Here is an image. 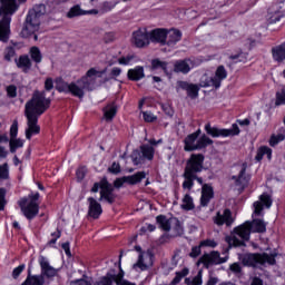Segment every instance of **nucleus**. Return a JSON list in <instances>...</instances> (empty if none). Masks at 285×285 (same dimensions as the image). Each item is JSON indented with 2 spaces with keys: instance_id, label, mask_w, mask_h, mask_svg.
<instances>
[{
  "instance_id": "obj_1",
  "label": "nucleus",
  "mask_w": 285,
  "mask_h": 285,
  "mask_svg": "<svg viewBox=\"0 0 285 285\" xmlns=\"http://www.w3.org/2000/svg\"><path fill=\"white\" fill-rule=\"evenodd\" d=\"M273 206V199L268 194H263L259 199L253 204V222H245L243 225L234 228L230 236L226 237V242L229 248L239 246H246V242L250 239V233H266V223L262 218L264 217V208H271Z\"/></svg>"
},
{
  "instance_id": "obj_2",
  "label": "nucleus",
  "mask_w": 285,
  "mask_h": 285,
  "mask_svg": "<svg viewBox=\"0 0 285 285\" xmlns=\"http://www.w3.org/2000/svg\"><path fill=\"white\" fill-rule=\"evenodd\" d=\"M48 108H50V99L46 98V91H36L31 100L26 104V139H32L33 135L41 132L39 117L42 116Z\"/></svg>"
},
{
  "instance_id": "obj_3",
  "label": "nucleus",
  "mask_w": 285,
  "mask_h": 285,
  "mask_svg": "<svg viewBox=\"0 0 285 285\" xmlns=\"http://www.w3.org/2000/svg\"><path fill=\"white\" fill-rule=\"evenodd\" d=\"M104 75H106V69L99 70L98 68H90L81 79L71 83L62 82L58 85V90L59 92L78 97V99H83L86 90H95V88H97V79H101Z\"/></svg>"
},
{
  "instance_id": "obj_4",
  "label": "nucleus",
  "mask_w": 285,
  "mask_h": 285,
  "mask_svg": "<svg viewBox=\"0 0 285 285\" xmlns=\"http://www.w3.org/2000/svg\"><path fill=\"white\" fill-rule=\"evenodd\" d=\"M17 1L26 0H0V41L4 43L10 39V23L12 21V14L19 10V3Z\"/></svg>"
},
{
  "instance_id": "obj_5",
  "label": "nucleus",
  "mask_w": 285,
  "mask_h": 285,
  "mask_svg": "<svg viewBox=\"0 0 285 285\" xmlns=\"http://www.w3.org/2000/svg\"><path fill=\"white\" fill-rule=\"evenodd\" d=\"M275 257H277V253L245 254L239 256V259L244 266H253V268H259V266L275 265Z\"/></svg>"
},
{
  "instance_id": "obj_6",
  "label": "nucleus",
  "mask_w": 285,
  "mask_h": 285,
  "mask_svg": "<svg viewBox=\"0 0 285 285\" xmlns=\"http://www.w3.org/2000/svg\"><path fill=\"white\" fill-rule=\"evenodd\" d=\"M202 135V129H197L195 132L188 135L185 140V147L184 150L186 153H193V150H204V148H208V146H213V139H210L208 136Z\"/></svg>"
},
{
  "instance_id": "obj_7",
  "label": "nucleus",
  "mask_w": 285,
  "mask_h": 285,
  "mask_svg": "<svg viewBox=\"0 0 285 285\" xmlns=\"http://www.w3.org/2000/svg\"><path fill=\"white\" fill-rule=\"evenodd\" d=\"M39 193H36L29 195L28 197L21 198L18 202L22 214L29 220L35 219L36 216L39 215Z\"/></svg>"
},
{
  "instance_id": "obj_8",
  "label": "nucleus",
  "mask_w": 285,
  "mask_h": 285,
  "mask_svg": "<svg viewBox=\"0 0 285 285\" xmlns=\"http://www.w3.org/2000/svg\"><path fill=\"white\" fill-rule=\"evenodd\" d=\"M39 12L29 11L26 23L23 24V28L21 30V37L27 39L28 37H32L33 35L35 41L39 40V36H37V32H39L41 26V20L39 19Z\"/></svg>"
},
{
  "instance_id": "obj_9",
  "label": "nucleus",
  "mask_w": 285,
  "mask_h": 285,
  "mask_svg": "<svg viewBox=\"0 0 285 285\" xmlns=\"http://www.w3.org/2000/svg\"><path fill=\"white\" fill-rule=\"evenodd\" d=\"M228 77V71L224 66H219L213 77L203 76L200 79V88H222V81Z\"/></svg>"
},
{
  "instance_id": "obj_10",
  "label": "nucleus",
  "mask_w": 285,
  "mask_h": 285,
  "mask_svg": "<svg viewBox=\"0 0 285 285\" xmlns=\"http://www.w3.org/2000/svg\"><path fill=\"white\" fill-rule=\"evenodd\" d=\"M155 159V148L150 145L140 146V150H135L131 154V160L134 166H141L146 161H153Z\"/></svg>"
},
{
  "instance_id": "obj_11",
  "label": "nucleus",
  "mask_w": 285,
  "mask_h": 285,
  "mask_svg": "<svg viewBox=\"0 0 285 285\" xmlns=\"http://www.w3.org/2000/svg\"><path fill=\"white\" fill-rule=\"evenodd\" d=\"M155 264V255L150 250L140 252L137 262L132 265V271L136 273H146L150 271Z\"/></svg>"
},
{
  "instance_id": "obj_12",
  "label": "nucleus",
  "mask_w": 285,
  "mask_h": 285,
  "mask_svg": "<svg viewBox=\"0 0 285 285\" xmlns=\"http://www.w3.org/2000/svg\"><path fill=\"white\" fill-rule=\"evenodd\" d=\"M226 262H228V248L223 252V256L219 252L215 250L203 255L198 264H204V266L208 267L217 264H226Z\"/></svg>"
},
{
  "instance_id": "obj_13",
  "label": "nucleus",
  "mask_w": 285,
  "mask_h": 285,
  "mask_svg": "<svg viewBox=\"0 0 285 285\" xmlns=\"http://www.w3.org/2000/svg\"><path fill=\"white\" fill-rule=\"evenodd\" d=\"M205 131L210 137L217 138V137H236L239 135V126L237 124H233L230 129H222L217 127L210 126V124L205 125Z\"/></svg>"
},
{
  "instance_id": "obj_14",
  "label": "nucleus",
  "mask_w": 285,
  "mask_h": 285,
  "mask_svg": "<svg viewBox=\"0 0 285 285\" xmlns=\"http://www.w3.org/2000/svg\"><path fill=\"white\" fill-rule=\"evenodd\" d=\"M204 155L193 154L187 160L185 173H189L191 175H197V173H202L204 170Z\"/></svg>"
},
{
  "instance_id": "obj_15",
  "label": "nucleus",
  "mask_w": 285,
  "mask_h": 285,
  "mask_svg": "<svg viewBox=\"0 0 285 285\" xmlns=\"http://www.w3.org/2000/svg\"><path fill=\"white\" fill-rule=\"evenodd\" d=\"M284 3L272 4L267 11L266 20L267 23H277L284 19Z\"/></svg>"
},
{
  "instance_id": "obj_16",
  "label": "nucleus",
  "mask_w": 285,
  "mask_h": 285,
  "mask_svg": "<svg viewBox=\"0 0 285 285\" xmlns=\"http://www.w3.org/2000/svg\"><path fill=\"white\" fill-rule=\"evenodd\" d=\"M213 220L216 226H233V223L235 222V219H233V213L230 209H223L217 212Z\"/></svg>"
},
{
  "instance_id": "obj_17",
  "label": "nucleus",
  "mask_w": 285,
  "mask_h": 285,
  "mask_svg": "<svg viewBox=\"0 0 285 285\" xmlns=\"http://www.w3.org/2000/svg\"><path fill=\"white\" fill-rule=\"evenodd\" d=\"M131 41L136 48H145L150 43L148 31L146 29L134 31Z\"/></svg>"
},
{
  "instance_id": "obj_18",
  "label": "nucleus",
  "mask_w": 285,
  "mask_h": 285,
  "mask_svg": "<svg viewBox=\"0 0 285 285\" xmlns=\"http://www.w3.org/2000/svg\"><path fill=\"white\" fill-rule=\"evenodd\" d=\"M237 170H238V175L233 176L232 179H234L235 186L238 187V190H244V188H246V186H248V181H249L250 177H248V175H246V165L245 164L238 166Z\"/></svg>"
},
{
  "instance_id": "obj_19",
  "label": "nucleus",
  "mask_w": 285,
  "mask_h": 285,
  "mask_svg": "<svg viewBox=\"0 0 285 285\" xmlns=\"http://www.w3.org/2000/svg\"><path fill=\"white\" fill-rule=\"evenodd\" d=\"M39 264H40V268H41V274L42 277H45V279H52V277H57V268L52 267L50 265V262L48 261V258L40 256L39 257Z\"/></svg>"
},
{
  "instance_id": "obj_20",
  "label": "nucleus",
  "mask_w": 285,
  "mask_h": 285,
  "mask_svg": "<svg viewBox=\"0 0 285 285\" xmlns=\"http://www.w3.org/2000/svg\"><path fill=\"white\" fill-rule=\"evenodd\" d=\"M149 41L151 43H160V46H166V39L168 37V30L167 29H154L148 32Z\"/></svg>"
},
{
  "instance_id": "obj_21",
  "label": "nucleus",
  "mask_w": 285,
  "mask_h": 285,
  "mask_svg": "<svg viewBox=\"0 0 285 285\" xmlns=\"http://www.w3.org/2000/svg\"><path fill=\"white\" fill-rule=\"evenodd\" d=\"M195 66H197L195 59H185L177 61L174 68L176 72H183V75H188V71L193 70Z\"/></svg>"
},
{
  "instance_id": "obj_22",
  "label": "nucleus",
  "mask_w": 285,
  "mask_h": 285,
  "mask_svg": "<svg viewBox=\"0 0 285 285\" xmlns=\"http://www.w3.org/2000/svg\"><path fill=\"white\" fill-rule=\"evenodd\" d=\"M89 203V209H88V215L89 217H92L94 219H99L101 216V213H104V209L101 208V204L97 202V199L89 197L88 198Z\"/></svg>"
},
{
  "instance_id": "obj_23",
  "label": "nucleus",
  "mask_w": 285,
  "mask_h": 285,
  "mask_svg": "<svg viewBox=\"0 0 285 285\" xmlns=\"http://www.w3.org/2000/svg\"><path fill=\"white\" fill-rule=\"evenodd\" d=\"M108 202V204H112L115 202V194H112V186L108 184V181L102 180V187L100 190V200Z\"/></svg>"
},
{
  "instance_id": "obj_24",
  "label": "nucleus",
  "mask_w": 285,
  "mask_h": 285,
  "mask_svg": "<svg viewBox=\"0 0 285 285\" xmlns=\"http://www.w3.org/2000/svg\"><path fill=\"white\" fill-rule=\"evenodd\" d=\"M179 41H181V31L177 29H170L167 31L166 46H168V48H175Z\"/></svg>"
},
{
  "instance_id": "obj_25",
  "label": "nucleus",
  "mask_w": 285,
  "mask_h": 285,
  "mask_svg": "<svg viewBox=\"0 0 285 285\" xmlns=\"http://www.w3.org/2000/svg\"><path fill=\"white\" fill-rule=\"evenodd\" d=\"M178 88L181 90H186L188 97L191 99H195L199 95V86L194 85V83H188L186 81H179L178 82Z\"/></svg>"
},
{
  "instance_id": "obj_26",
  "label": "nucleus",
  "mask_w": 285,
  "mask_h": 285,
  "mask_svg": "<svg viewBox=\"0 0 285 285\" xmlns=\"http://www.w3.org/2000/svg\"><path fill=\"white\" fill-rule=\"evenodd\" d=\"M45 284H46V278L43 277V275H40V274L32 275L29 272L27 278L21 285H45Z\"/></svg>"
},
{
  "instance_id": "obj_27",
  "label": "nucleus",
  "mask_w": 285,
  "mask_h": 285,
  "mask_svg": "<svg viewBox=\"0 0 285 285\" xmlns=\"http://www.w3.org/2000/svg\"><path fill=\"white\" fill-rule=\"evenodd\" d=\"M213 196H214L213 187L209 185H204L202 197H200L202 206H208V203L210 202V199H213Z\"/></svg>"
},
{
  "instance_id": "obj_28",
  "label": "nucleus",
  "mask_w": 285,
  "mask_h": 285,
  "mask_svg": "<svg viewBox=\"0 0 285 285\" xmlns=\"http://www.w3.org/2000/svg\"><path fill=\"white\" fill-rule=\"evenodd\" d=\"M272 55L274 61L282 62L285 60V42L282 45H278L272 49Z\"/></svg>"
},
{
  "instance_id": "obj_29",
  "label": "nucleus",
  "mask_w": 285,
  "mask_h": 285,
  "mask_svg": "<svg viewBox=\"0 0 285 285\" xmlns=\"http://www.w3.org/2000/svg\"><path fill=\"white\" fill-rule=\"evenodd\" d=\"M127 75L128 79H130L131 81H139L140 79H144V77L146 76L144 73V67L139 66H137L134 69H129Z\"/></svg>"
},
{
  "instance_id": "obj_30",
  "label": "nucleus",
  "mask_w": 285,
  "mask_h": 285,
  "mask_svg": "<svg viewBox=\"0 0 285 285\" xmlns=\"http://www.w3.org/2000/svg\"><path fill=\"white\" fill-rule=\"evenodd\" d=\"M184 178H185L183 183L184 190H191L193 187L195 186V179H197V175L185 171Z\"/></svg>"
},
{
  "instance_id": "obj_31",
  "label": "nucleus",
  "mask_w": 285,
  "mask_h": 285,
  "mask_svg": "<svg viewBox=\"0 0 285 285\" xmlns=\"http://www.w3.org/2000/svg\"><path fill=\"white\" fill-rule=\"evenodd\" d=\"M264 157H266L267 159H273V149H271L269 147H261L258 150H257V154H256V161H262L264 159Z\"/></svg>"
},
{
  "instance_id": "obj_32",
  "label": "nucleus",
  "mask_w": 285,
  "mask_h": 285,
  "mask_svg": "<svg viewBox=\"0 0 285 285\" xmlns=\"http://www.w3.org/2000/svg\"><path fill=\"white\" fill-rule=\"evenodd\" d=\"M125 177L129 186H135L136 184L141 183L142 179H146V171H138L131 176H125Z\"/></svg>"
},
{
  "instance_id": "obj_33",
  "label": "nucleus",
  "mask_w": 285,
  "mask_h": 285,
  "mask_svg": "<svg viewBox=\"0 0 285 285\" xmlns=\"http://www.w3.org/2000/svg\"><path fill=\"white\" fill-rule=\"evenodd\" d=\"M117 115V105L109 104L104 108V117L107 121H112Z\"/></svg>"
},
{
  "instance_id": "obj_34",
  "label": "nucleus",
  "mask_w": 285,
  "mask_h": 285,
  "mask_svg": "<svg viewBox=\"0 0 285 285\" xmlns=\"http://www.w3.org/2000/svg\"><path fill=\"white\" fill-rule=\"evenodd\" d=\"M8 142H9L10 153L14 154L17 153V150H19V148H23L26 140L21 138H10Z\"/></svg>"
},
{
  "instance_id": "obj_35",
  "label": "nucleus",
  "mask_w": 285,
  "mask_h": 285,
  "mask_svg": "<svg viewBox=\"0 0 285 285\" xmlns=\"http://www.w3.org/2000/svg\"><path fill=\"white\" fill-rule=\"evenodd\" d=\"M180 208L183 210H193L195 208V202L193 200V196L189 194H186L183 197L181 204H180Z\"/></svg>"
},
{
  "instance_id": "obj_36",
  "label": "nucleus",
  "mask_w": 285,
  "mask_h": 285,
  "mask_svg": "<svg viewBox=\"0 0 285 285\" xmlns=\"http://www.w3.org/2000/svg\"><path fill=\"white\" fill-rule=\"evenodd\" d=\"M139 61V58L135 53L124 56L118 59V63L120 66H132V63H137Z\"/></svg>"
},
{
  "instance_id": "obj_37",
  "label": "nucleus",
  "mask_w": 285,
  "mask_h": 285,
  "mask_svg": "<svg viewBox=\"0 0 285 285\" xmlns=\"http://www.w3.org/2000/svg\"><path fill=\"white\" fill-rule=\"evenodd\" d=\"M151 68L153 70H163L165 75H168V62L163 61L160 59H154L151 61Z\"/></svg>"
},
{
  "instance_id": "obj_38",
  "label": "nucleus",
  "mask_w": 285,
  "mask_h": 285,
  "mask_svg": "<svg viewBox=\"0 0 285 285\" xmlns=\"http://www.w3.org/2000/svg\"><path fill=\"white\" fill-rule=\"evenodd\" d=\"M156 222L159 225V227L166 233L170 230V220L166 218V216L164 215L157 216Z\"/></svg>"
},
{
  "instance_id": "obj_39",
  "label": "nucleus",
  "mask_w": 285,
  "mask_h": 285,
  "mask_svg": "<svg viewBox=\"0 0 285 285\" xmlns=\"http://www.w3.org/2000/svg\"><path fill=\"white\" fill-rule=\"evenodd\" d=\"M17 66L18 68H22L24 72L30 70V58L28 56H21L17 61Z\"/></svg>"
},
{
  "instance_id": "obj_40",
  "label": "nucleus",
  "mask_w": 285,
  "mask_h": 285,
  "mask_svg": "<svg viewBox=\"0 0 285 285\" xmlns=\"http://www.w3.org/2000/svg\"><path fill=\"white\" fill-rule=\"evenodd\" d=\"M30 57L35 63H41V59H43L41 56V50H39L38 47H31Z\"/></svg>"
},
{
  "instance_id": "obj_41",
  "label": "nucleus",
  "mask_w": 285,
  "mask_h": 285,
  "mask_svg": "<svg viewBox=\"0 0 285 285\" xmlns=\"http://www.w3.org/2000/svg\"><path fill=\"white\" fill-rule=\"evenodd\" d=\"M6 179H10V167L7 163L0 165V181H4Z\"/></svg>"
},
{
  "instance_id": "obj_42",
  "label": "nucleus",
  "mask_w": 285,
  "mask_h": 285,
  "mask_svg": "<svg viewBox=\"0 0 285 285\" xmlns=\"http://www.w3.org/2000/svg\"><path fill=\"white\" fill-rule=\"evenodd\" d=\"M85 10H81V7L75 6L72 7L69 12L67 13V17L69 19H72L73 17H81L83 16Z\"/></svg>"
},
{
  "instance_id": "obj_43",
  "label": "nucleus",
  "mask_w": 285,
  "mask_h": 285,
  "mask_svg": "<svg viewBox=\"0 0 285 285\" xmlns=\"http://www.w3.org/2000/svg\"><path fill=\"white\" fill-rule=\"evenodd\" d=\"M202 248H217L219 246V243L213 238H207L200 242Z\"/></svg>"
},
{
  "instance_id": "obj_44",
  "label": "nucleus",
  "mask_w": 285,
  "mask_h": 285,
  "mask_svg": "<svg viewBox=\"0 0 285 285\" xmlns=\"http://www.w3.org/2000/svg\"><path fill=\"white\" fill-rule=\"evenodd\" d=\"M186 275H188V268H184L183 271L177 272L176 276L171 281V284L173 285L179 284V282H181V279H184V277H186Z\"/></svg>"
},
{
  "instance_id": "obj_45",
  "label": "nucleus",
  "mask_w": 285,
  "mask_h": 285,
  "mask_svg": "<svg viewBox=\"0 0 285 285\" xmlns=\"http://www.w3.org/2000/svg\"><path fill=\"white\" fill-rule=\"evenodd\" d=\"M142 119L147 124H153V121H157V116L153 114V111H141Z\"/></svg>"
},
{
  "instance_id": "obj_46",
  "label": "nucleus",
  "mask_w": 285,
  "mask_h": 285,
  "mask_svg": "<svg viewBox=\"0 0 285 285\" xmlns=\"http://www.w3.org/2000/svg\"><path fill=\"white\" fill-rule=\"evenodd\" d=\"M276 106H285V87L276 94Z\"/></svg>"
},
{
  "instance_id": "obj_47",
  "label": "nucleus",
  "mask_w": 285,
  "mask_h": 285,
  "mask_svg": "<svg viewBox=\"0 0 285 285\" xmlns=\"http://www.w3.org/2000/svg\"><path fill=\"white\" fill-rule=\"evenodd\" d=\"M17 135H19V121L13 120L10 127V139H16Z\"/></svg>"
},
{
  "instance_id": "obj_48",
  "label": "nucleus",
  "mask_w": 285,
  "mask_h": 285,
  "mask_svg": "<svg viewBox=\"0 0 285 285\" xmlns=\"http://www.w3.org/2000/svg\"><path fill=\"white\" fill-rule=\"evenodd\" d=\"M284 139H285L284 134L273 135L269 139V145L277 146V144H279V141H284Z\"/></svg>"
},
{
  "instance_id": "obj_49",
  "label": "nucleus",
  "mask_w": 285,
  "mask_h": 285,
  "mask_svg": "<svg viewBox=\"0 0 285 285\" xmlns=\"http://www.w3.org/2000/svg\"><path fill=\"white\" fill-rule=\"evenodd\" d=\"M187 285H202V272L197 274L194 278H186Z\"/></svg>"
},
{
  "instance_id": "obj_50",
  "label": "nucleus",
  "mask_w": 285,
  "mask_h": 285,
  "mask_svg": "<svg viewBox=\"0 0 285 285\" xmlns=\"http://www.w3.org/2000/svg\"><path fill=\"white\" fill-rule=\"evenodd\" d=\"M6 188H0V210H6V204H8V200H6Z\"/></svg>"
},
{
  "instance_id": "obj_51",
  "label": "nucleus",
  "mask_w": 285,
  "mask_h": 285,
  "mask_svg": "<svg viewBox=\"0 0 285 285\" xmlns=\"http://www.w3.org/2000/svg\"><path fill=\"white\" fill-rule=\"evenodd\" d=\"M117 6V2L112 1H106L102 3V12H110V10H114V8Z\"/></svg>"
},
{
  "instance_id": "obj_52",
  "label": "nucleus",
  "mask_w": 285,
  "mask_h": 285,
  "mask_svg": "<svg viewBox=\"0 0 285 285\" xmlns=\"http://www.w3.org/2000/svg\"><path fill=\"white\" fill-rule=\"evenodd\" d=\"M6 61H12L14 59V48L8 47L4 51Z\"/></svg>"
},
{
  "instance_id": "obj_53",
  "label": "nucleus",
  "mask_w": 285,
  "mask_h": 285,
  "mask_svg": "<svg viewBox=\"0 0 285 285\" xmlns=\"http://www.w3.org/2000/svg\"><path fill=\"white\" fill-rule=\"evenodd\" d=\"M26 271V264H21L18 267H16L12 272L13 279H17L19 275H21Z\"/></svg>"
},
{
  "instance_id": "obj_54",
  "label": "nucleus",
  "mask_w": 285,
  "mask_h": 285,
  "mask_svg": "<svg viewBox=\"0 0 285 285\" xmlns=\"http://www.w3.org/2000/svg\"><path fill=\"white\" fill-rule=\"evenodd\" d=\"M202 255V244L199 243L198 246H195L191 248V252L189 253V256L193 257L194 259L196 257H199Z\"/></svg>"
},
{
  "instance_id": "obj_55",
  "label": "nucleus",
  "mask_w": 285,
  "mask_h": 285,
  "mask_svg": "<svg viewBox=\"0 0 285 285\" xmlns=\"http://www.w3.org/2000/svg\"><path fill=\"white\" fill-rule=\"evenodd\" d=\"M86 173H88V169L86 167H79L76 171V177L78 181H81L83 177H86Z\"/></svg>"
},
{
  "instance_id": "obj_56",
  "label": "nucleus",
  "mask_w": 285,
  "mask_h": 285,
  "mask_svg": "<svg viewBox=\"0 0 285 285\" xmlns=\"http://www.w3.org/2000/svg\"><path fill=\"white\" fill-rule=\"evenodd\" d=\"M108 170L109 173H112V175H119V173H121V166L119 163H112Z\"/></svg>"
},
{
  "instance_id": "obj_57",
  "label": "nucleus",
  "mask_w": 285,
  "mask_h": 285,
  "mask_svg": "<svg viewBox=\"0 0 285 285\" xmlns=\"http://www.w3.org/2000/svg\"><path fill=\"white\" fill-rule=\"evenodd\" d=\"M51 239L49 240V246H55L57 244V239H59V237H61V232L60 230H56L53 233H51Z\"/></svg>"
},
{
  "instance_id": "obj_58",
  "label": "nucleus",
  "mask_w": 285,
  "mask_h": 285,
  "mask_svg": "<svg viewBox=\"0 0 285 285\" xmlns=\"http://www.w3.org/2000/svg\"><path fill=\"white\" fill-rule=\"evenodd\" d=\"M99 281L95 282L94 284H91L90 282L80 278V279H76V281H71L69 285H97Z\"/></svg>"
},
{
  "instance_id": "obj_59",
  "label": "nucleus",
  "mask_w": 285,
  "mask_h": 285,
  "mask_svg": "<svg viewBox=\"0 0 285 285\" xmlns=\"http://www.w3.org/2000/svg\"><path fill=\"white\" fill-rule=\"evenodd\" d=\"M124 184H128V180L126 179V176L120 177V178H117V179L114 181L115 188H121V186H124Z\"/></svg>"
},
{
  "instance_id": "obj_60",
  "label": "nucleus",
  "mask_w": 285,
  "mask_h": 285,
  "mask_svg": "<svg viewBox=\"0 0 285 285\" xmlns=\"http://www.w3.org/2000/svg\"><path fill=\"white\" fill-rule=\"evenodd\" d=\"M7 94H8V97H11V98L17 97V87L14 85H10L9 87H7Z\"/></svg>"
},
{
  "instance_id": "obj_61",
  "label": "nucleus",
  "mask_w": 285,
  "mask_h": 285,
  "mask_svg": "<svg viewBox=\"0 0 285 285\" xmlns=\"http://www.w3.org/2000/svg\"><path fill=\"white\" fill-rule=\"evenodd\" d=\"M104 41L106 43H110V41H115V32L105 33Z\"/></svg>"
},
{
  "instance_id": "obj_62",
  "label": "nucleus",
  "mask_w": 285,
  "mask_h": 285,
  "mask_svg": "<svg viewBox=\"0 0 285 285\" xmlns=\"http://www.w3.org/2000/svg\"><path fill=\"white\" fill-rule=\"evenodd\" d=\"M230 59H233V61H246V55L238 53L237 56H232Z\"/></svg>"
},
{
  "instance_id": "obj_63",
  "label": "nucleus",
  "mask_w": 285,
  "mask_h": 285,
  "mask_svg": "<svg viewBox=\"0 0 285 285\" xmlns=\"http://www.w3.org/2000/svg\"><path fill=\"white\" fill-rule=\"evenodd\" d=\"M230 271L233 273H240L242 272V265L239 263H234L230 265Z\"/></svg>"
},
{
  "instance_id": "obj_64",
  "label": "nucleus",
  "mask_w": 285,
  "mask_h": 285,
  "mask_svg": "<svg viewBox=\"0 0 285 285\" xmlns=\"http://www.w3.org/2000/svg\"><path fill=\"white\" fill-rule=\"evenodd\" d=\"M62 249L65 250V253H66V255H67V257H70L71 256V254H70V243H63L62 244Z\"/></svg>"
}]
</instances>
